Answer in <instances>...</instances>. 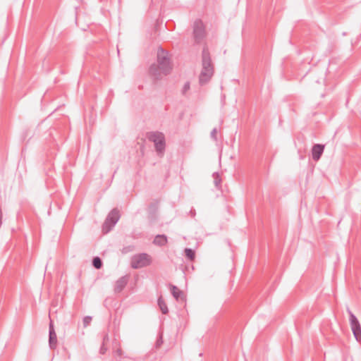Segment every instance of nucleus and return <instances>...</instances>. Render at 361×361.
Listing matches in <instances>:
<instances>
[{"mask_svg":"<svg viewBox=\"0 0 361 361\" xmlns=\"http://www.w3.org/2000/svg\"><path fill=\"white\" fill-rule=\"evenodd\" d=\"M190 82H186L182 89V94L183 95H185L186 92L190 90Z\"/></svg>","mask_w":361,"mask_h":361,"instance_id":"obj_18","label":"nucleus"},{"mask_svg":"<svg viewBox=\"0 0 361 361\" xmlns=\"http://www.w3.org/2000/svg\"><path fill=\"white\" fill-rule=\"evenodd\" d=\"M115 353H116V355H117L118 356H122V355H123V351H122V350H121V348H118L116 350V352H115Z\"/></svg>","mask_w":361,"mask_h":361,"instance_id":"obj_22","label":"nucleus"},{"mask_svg":"<svg viewBox=\"0 0 361 361\" xmlns=\"http://www.w3.org/2000/svg\"><path fill=\"white\" fill-rule=\"evenodd\" d=\"M214 178V183L216 188H219L221 186V179L220 178L219 174L217 172H215L212 175Z\"/></svg>","mask_w":361,"mask_h":361,"instance_id":"obj_15","label":"nucleus"},{"mask_svg":"<svg viewBox=\"0 0 361 361\" xmlns=\"http://www.w3.org/2000/svg\"><path fill=\"white\" fill-rule=\"evenodd\" d=\"M152 262V257L149 254L143 252L132 257L130 266L133 269H138L149 266Z\"/></svg>","mask_w":361,"mask_h":361,"instance_id":"obj_5","label":"nucleus"},{"mask_svg":"<svg viewBox=\"0 0 361 361\" xmlns=\"http://www.w3.org/2000/svg\"><path fill=\"white\" fill-rule=\"evenodd\" d=\"M210 136L212 137V139H213L214 141H217V128H214L211 133H210Z\"/></svg>","mask_w":361,"mask_h":361,"instance_id":"obj_19","label":"nucleus"},{"mask_svg":"<svg viewBox=\"0 0 361 361\" xmlns=\"http://www.w3.org/2000/svg\"><path fill=\"white\" fill-rule=\"evenodd\" d=\"M106 344H102V346L99 349V353L102 355H104L107 351V348L105 346Z\"/></svg>","mask_w":361,"mask_h":361,"instance_id":"obj_20","label":"nucleus"},{"mask_svg":"<svg viewBox=\"0 0 361 361\" xmlns=\"http://www.w3.org/2000/svg\"><path fill=\"white\" fill-rule=\"evenodd\" d=\"M157 302H158L159 307L160 308V310L161 311L162 314H168V312H169L168 307L161 296H160L158 298Z\"/></svg>","mask_w":361,"mask_h":361,"instance_id":"obj_13","label":"nucleus"},{"mask_svg":"<svg viewBox=\"0 0 361 361\" xmlns=\"http://www.w3.org/2000/svg\"><path fill=\"white\" fill-rule=\"evenodd\" d=\"M167 243L168 238L167 236L164 234L157 235L153 240V244L160 247L166 245Z\"/></svg>","mask_w":361,"mask_h":361,"instance_id":"obj_12","label":"nucleus"},{"mask_svg":"<svg viewBox=\"0 0 361 361\" xmlns=\"http://www.w3.org/2000/svg\"><path fill=\"white\" fill-rule=\"evenodd\" d=\"M351 330L357 341H361V326L356 316L348 308Z\"/></svg>","mask_w":361,"mask_h":361,"instance_id":"obj_7","label":"nucleus"},{"mask_svg":"<svg viewBox=\"0 0 361 361\" xmlns=\"http://www.w3.org/2000/svg\"><path fill=\"white\" fill-rule=\"evenodd\" d=\"M147 137L154 144L157 152L163 154L166 148L165 136L163 133L159 131H152L147 133Z\"/></svg>","mask_w":361,"mask_h":361,"instance_id":"obj_3","label":"nucleus"},{"mask_svg":"<svg viewBox=\"0 0 361 361\" xmlns=\"http://www.w3.org/2000/svg\"><path fill=\"white\" fill-rule=\"evenodd\" d=\"M207 36L205 25L200 19H196L192 25V38L195 44H200Z\"/></svg>","mask_w":361,"mask_h":361,"instance_id":"obj_4","label":"nucleus"},{"mask_svg":"<svg viewBox=\"0 0 361 361\" xmlns=\"http://www.w3.org/2000/svg\"><path fill=\"white\" fill-rule=\"evenodd\" d=\"M172 71V64L169 53L161 47L157 51V63H153L149 67V74L154 80L162 79Z\"/></svg>","mask_w":361,"mask_h":361,"instance_id":"obj_1","label":"nucleus"},{"mask_svg":"<svg viewBox=\"0 0 361 361\" xmlns=\"http://www.w3.org/2000/svg\"><path fill=\"white\" fill-rule=\"evenodd\" d=\"M170 290L172 295L173 296L176 301H184L185 300L184 293L181 290H180L177 286L171 284Z\"/></svg>","mask_w":361,"mask_h":361,"instance_id":"obj_11","label":"nucleus"},{"mask_svg":"<svg viewBox=\"0 0 361 361\" xmlns=\"http://www.w3.org/2000/svg\"><path fill=\"white\" fill-rule=\"evenodd\" d=\"M109 334L106 333L103 336L102 338V344H106L109 341Z\"/></svg>","mask_w":361,"mask_h":361,"instance_id":"obj_21","label":"nucleus"},{"mask_svg":"<svg viewBox=\"0 0 361 361\" xmlns=\"http://www.w3.org/2000/svg\"><path fill=\"white\" fill-rule=\"evenodd\" d=\"M202 68L199 76L200 85L207 84L214 75V66L212 62L208 47L205 45L202 53Z\"/></svg>","mask_w":361,"mask_h":361,"instance_id":"obj_2","label":"nucleus"},{"mask_svg":"<svg viewBox=\"0 0 361 361\" xmlns=\"http://www.w3.org/2000/svg\"><path fill=\"white\" fill-rule=\"evenodd\" d=\"M92 320V317L90 316H86L83 318V320H82V323H83V326L85 328L87 327V326L90 325V324L91 323Z\"/></svg>","mask_w":361,"mask_h":361,"instance_id":"obj_17","label":"nucleus"},{"mask_svg":"<svg viewBox=\"0 0 361 361\" xmlns=\"http://www.w3.org/2000/svg\"><path fill=\"white\" fill-rule=\"evenodd\" d=\"M49 345L51 349H55L57 346L56 333L51 320L50 321L49 326Z\"/></svg>","mask_w":361,"mask_h":361,"instance_id":"obj_8","label":"nucleus"},{"mask_svg":"<svg viewBox=\"0 0 361 361\" xmlns=\"http://www.w3.org/2000/svg\"><path fill=\"white\" fill-rule=\"evenodd\" d=\"M120 219V213L118 209H113L108 214L105 219L103 226L102 231L104 233L109 232L111 228L116 225Z\"/></svg>","mask_w":361,"mask_h":361,"instance_id":"obj_6","label":"nucleus"},{"mask_svg":"<svg viewBox=\"0 0 361 361\" xmlns=\"http://www.w3.org/2000/svg\"><path fill=\"white\" fill-rule=\"evenodd\" d=\"M92 265L94 268L99 269L102 267V259L99 257H95L92 259Z\"/></svg>","mask_w":361,"mask_h":361,"instance_id":"obj_14","label":"nucleus"},{"mask_svg":"<svg viewBox=\"0 0 361 361\" xmlns=\"http://www.w3.org/2000/svg\"><path fill=\"white\" fill-rule=\"evenodd\" d=\"M185 253L186 257H188L189 259H190V260L194 259L195 256L194 250H192L190 248H186L185 250Z\"/></svg>","mask_w":361,"mask_h":361,"instance_id":"obj_16","label":"nucleus"},{"mask_svg":"<svg viewBox=\"0 0 361 361\" xmlns=\"http://www.w3.org/2000/svg\"><path fill=\"white\" fill-rule=\"evenodd\" d=\"M325 145L322 144H315L312 147V159L315 161H317L320 159L324 151Z\"/></svg>","mask_w":361,"mask_h":361,"instance_id":"obj_9","label":"nucleus"},{"mask_svg":"<svg viewBox=\"0 0 361 361\" xmlns=\"http://www.w3.org/2000/svg\"><path fill=\"white\" fill-rule=\"evenodd\" d=\"M128 276L126 275L119 278L116 281L114 286L115 293H121L128 282Z\"/></svg>","mask_w":361,"mask_h":361,"instance_id":"obj_10","label":"nucleus"}]
</instances>
